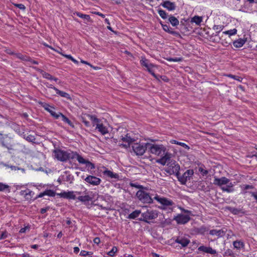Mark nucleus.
<instances>
[{
	"mask_svg": "<svg viewBox=\"0 0 257 257\" xmlns=\"http://www.w3.org/2000/svg\"><path fill=\"white\" fill-rule=\"evenodd\" d=\"M74 14L76 15V16H77L78 17H79L82 19H85V20H87L88 21H90V17L89 15L83 14H82L80 12H78L74 13Z\"/></svg>",
	"mask_w": 257,
	"mask_h": 257,
	"instance_id": "38",
	"label": "nucleus"
},
{
	"mask_svg": "<svg viewBox=\"0 0 257 257\" xmlns=\"http://www.w3.org/2000/svg\"><path fill=\"white\" fill-rule=\"evenodd\" d=\"M84 180L91 185L97 186L100 184L101 179L94 176L89 175L84 179Z\"/></svg>",
	"mask_w": 257,
	"mask_h": 257,
	"instance_id": "12",
	"label": "nucleus"
},
{
	"mask_svg": "<svg viewBox=\"0 0 257 257\" xmlns=\"http://www.w3.org/2000/svg\"><path fill=\"white\" fill-rule=\"evenodd\" d=\"M33 68L37 71L40 72L44 78H46L48 80H52L53 76H52L50 74L44 71L42 69H41L37 67H33Z\"/></svg>",
	"mask_w": 257,
	"mask_h": 257,
	"instance_id": "22",
	"label": "nucleus"
},
{
	"mask_svg": "<svg viewBox=\"0 0 257 257\" xmlns=\"http://www.w3.org/2000/svg\"><path fill=\"white\" fill-rule=\"evenodd\" d=\"M85 165H86V168H87L88 170H91L94 169V168H95L94 164L92 163H91L88 160L87 161V162L86 163Z\"/></svg>",
	"mask_w": 257,
	"mask_h": 257,
	"instance_id": "53",
	"label": "nucleus"
},
{
	"mask_svg": "<svg viewBox=\"0 0 257 257\" xmlns=\"http://www.w3.org/2000/svg\"><path fill=\"white\" fill-rule=\"evenodd\" d=\"M161 157V158L156 160V162L163 166L165 165L167 163H168L171 160V154L168 152H166L163 156Z\"/></svg>",
	"mask_w": 257,
	"mask_h": 257,
	"instance_id": "14",
	"label": "nucleus"
},
{
	"mask_svg": "<svg viewBox=\"0 0 257 257\" xmlns=\"http://www.w3.org/2000/svg\"><path fill=\"white\" fill-rule=\"evenodd\" d=\"M91 254V252L85 250H81L80 255L81 256H86L87 255Z\"/></svg>",
	"mask_w": 257,
	"mask_h": 257,
	"instance_id": "61",
	"label": "nucleus"
},
{
	"mask_svg": "<svg viewBox=\"0 0 257 257\" xmlns=\"http://www.w3.org/2000/svg\"><path fill=\"white\" fill-rule=\"evenodd\" d=\"M38 103L47 111H49L50 108H54L53 106L44 102L39 101Z\"/></svg>",
	"mask_w": 257,
	"mask_h": 257,
	"instance_id": "40",
	"label": "nucleus"
},
{
	"mask_svg": "<svg viewBox=\"0 0 257 257\" xmlns=\"http://www.w3.org/2000/svg\"><path fill=\"white\" fill-rule=\"evenodd\" d=\"M130 185L131 187H135V188H138V189H140V190H142V189L144 188V187L142 185H139V184H136V183H130Z\"/></svg>",
	"mask_w": 257,
	"mask_h": 257,
	"instance_id": "55",
	"label": "nucleus"
},
{
	"mask_svg": "<svg viewBox=\"0 0 257 257\" xmlns=\"http://www.w3.org/2000/svg\"><path fill=\"white\" fill-rule=\"evenodd\" d=\"M136 196L143 203L151 204L153 202L154 197H152V195L143 190H138Z\"/></svg>",
	"mask_w": 257,
	"mask_h": 257,
	"instance_id": "3",
	"label": "nucleus"
},
{
	"mask_svg": "<svg viewBox=\"0 0 257 257\" xmlns=\"http://www.w3.org/2000/svg\"><path fill=\"white\" fill-rule=\"evenodd\" d=\"M57 195L61 197L68 199H75L76 198L73 191L63 192Z\"/></svg>",
	"mask_w": 257,
	"mask_h": 257,
	"instance_id": "18",
	"label": "nucleus"
},
{
	"mask_svg": "<svg viewBox=\"0 0 257 257\" xmlns=\"http://www.w3.org/2000/svg\"><path fill=\"white\" fill-rule=\"evenodd\" d=\"M175 242L179 244H180L183 247L187 246L190 243V240L184 236H178L175 239Z\"/></svg>",
	"mask_w": 257,
	"mask_h": 257,
	"instance_id": "16",
	"label": "nucleus"
},
{
	"mask_svg": "<svg viewBox=\"0 0 257 257\" xmlns=\"http://www.w3.org/2000/svg\"><path fill=\"white\" fill-rule=\"evenodd\" d=\"M148 143L140 144V143H133L132 145V148L134 153L138 156L143 155L145 151L148 150Z\"/></svg>",
	"mask_w": 257,
	"mask_h": 257,
	"instance_id": "7",
	"label": "nucleus"
},
{
	"mask_svg": "<svg viewBox=\"0 0 257 257\" xmlns=\"http://www.w3.org/2000/svg\"><path fill=\"white\" fill-rule=\"evenodd\" d=\"M34 194V193L32 191L28 189V191L25 193V198L27 200L30 199Z\"/></svg>",
	"mask_w": 257,
	"mask_h": 257,
	"instance_id": "47",
	"label": "nucleus"
},
{
	"mask_svg": "<svg viewBox=\"0 0 257 257\" xmlns=\"http://www.w3.org/2000/svg\"><path fill=\"white\" fill-rule=\"evenodd\" d=\"M198 250L200 251H203L206 253H208L211 254H215L216 253V251L215 249H213L211 247H207L204 245L200 246Z\"/></svg>",
	"mask_w": 257,
	"mask_h": 257,
	"instance_id": "21",
	"label": "nucleus"
},
{
	"mask_svg": "<svg viewBox=\"0 0 257 257\" xmlns=\"http://www.w3.org/2000/svg\"><path fill=\"white\" fill-rule=\"evenodd\" d=\"M54 108H50L49 109V111H48L51 115L54 117L56 119H58L60 116V114H61V112H59L58 113H56L53 109Z\"/></svg>",
	"mask_w": 257,
	"mask_h": 257,
	"instance_id": "41",
	"label": "nucleus"
},
{
	"mask_svg": "<svg viewBox=\"0 0 257 257\" xmlns=\"http://www.w3.org/2000/svg\"><path fill=\"white\" fill-rule=\"evenodd\" d=\"M249 193L251 195V196L253 197L257 201V192H249Z\"/></svg>",
	"mask_w": 257,
	"mask_h": 257,
	"instance_id": "64",
	"label": "nucleus"
},
{
	"mask_svg": "<svg viewBox=\"0 0 257 257\" xmlns=\"http://www.w3.org/2000/svg\"><path fill=\"white\" fill-rule=\"evenodd\" d=\"M79 201L82 202H89L91 200V197L89 195L80 196L77 198Z\"/></svg>",
	"mask_w": 257,
	"mask_h": 257,
	"instance_id": "36",
	"label": "nucleus"
},
{
	"mask_svg": "<svg viewBox=\"0 0 257 257\" xmlns=\"http://www.w3.org/2000/svg\"><path fill=\"white\" fill-rule=\"evenodd\" d=\"M193 174L194 171L193 170H188L183 174L182 176H180L179 174L178 175V176H177V177L178 181H180L182 184L185 185L187 181L190 179Z\"/></svg>",
	"mask_w": 257,
	"mask_h": 257,
	"instance_id": "8",
	"label": "nucleus"
},
{
	"mask_svg": "<svg viewBox=\"0 0 257 257\" xmlns=\"http://www.w3.org/2000/svg\"><path fill=\"white\" fill-rule=\"evenodd\" d=\"M230 256L232 257H234V253L233 252L232 250L228 249L226 250L225 251L224 253V256Z\"/></svg>",
	"mask_w": 257,
	"mask_h": 257,
	"instance_id": "54",
	"label": "nucleus"
},
{
	"mask_svg": "<svg viewBox=\"0 0 257 257\" xmlns=\"http://www.w3.org/2000/svg\"><path fill=\"white\" fill-rule=\"evenodd\" d=\"M121 140L125 142V143H127L131 145V144L135 142V139L134 138H132L130 136H128V134H126L125 137H122Z\"/></svg>",
	"mask_w": 257,
	"mask_h": 257,
	"instance_id": "30",
	"label": "nucleus"
},
{
	"mask_svg": "<svg viewBox=\"0 0 257 257\" xmlns=\"http://www.w3.org/2000/svg\"><path fill=\"white\" fill-rule=\"evenodd\" d=\"M5 137L3 138L1 143L2 146L9 150H14V143L12 138L8 137V135H5Z\"/></svg>",
	"mask_w": 257,
	"mask_h": 257,
	"instance_id": "10",
	"label": "nucleus"
},
{
	"mask_svg": "<svg viewBox=\"0 0 257 257\" xmlns=\"http://www.w3.org/2000/svg\"><path fill=\"white\" fill-rule=\"evenodd\" d=\"M81 63H82L83 64H85L88 65L90 66L91 67H92L94 69H97L98 68L97 67L93 66L91 64L88 63V62H87L86 61H84V60H81Z\"/></svg>",
	"mask_w": 257,
	"mask_h": 257,
	"instance_id": "62",
	"label": "nucleus"
},
{
	"mask_svg": "<svg viewBox=\"0 0 257 257\" xmlns=\"http://www.w3.org/2000/svg\"><path fill=\"white\" fill-rule=\"evenodd\" d=\"M158 216V212L156 210H149L142 213L143 218H139L140 221H144L148 223L150 222V220H153L156 218Z\"/></svg>",
	"mask_w": 257,
	"mask_h": 257,
	"instance_id": "6",
	"label": "nucleus"
},
{
	"mask_svg": "<svg viewBox=\"0 0 257 257\" xmlns=\"http://www.w3.org/2000/svg\"><path fill=\"white\" fill-rule=\"evenodd\" d=\"M73 152V151H66L60 149H56L53 151L55 158L63 162H65L70 159H72V158L74 157L72 155Z\"/></svg>",
	"mask_w": 257,
	"mask_h": 257,
	"instance_id": "1",
	"label": "nucleus"
},
{
	"mask_svg": "<svg viewBox=\"0 0 257 257\" xmlns=\"http://www.w3.org/2000/svg\"><path fill=\"white\" fill-rule=\"evenodd\" d=\"M140 63L142 66L145 67L147 66V64H149V61L145 57H142L141 60H140Z\"/></svg>",
	"mask_w": 257,
	"mask_h": 257,
	"instance_id": "48",
	"label": "nucleus"
},
{
	"mask_svg": "<svg viewBox=\"0 0 257 257\" xmlns=\"http://www.w3.org/2000/svg\"><path fill=\"white\" fill-rule=\"evenodd\" d=\"M158 14H159L160 16L163 19H166L167 18L168 15L167 13L163 10H159L158 11Z\"/></svg>",
	"mask_w": 257,
	"mask_h": 257,
	"instance_id": "44",
	"label": "nucleus"
},
{
	"mask_svg": "<svg viewBox=\"0 0 257 257\" xmlns=\"http://www.w3.org/2000/svg\"><path fill=\"white\" fill-rule=\"evenodd\" d=\"M148 150L152 154L158 156H162L167 152L166 148L162 144H148Z\"/></svg>",
	"mask_w": 257,
	"mask_h": 257,
	"instance_id": "2",
	"label": "nucleus"
},
{
	"mask_svg": "<svg viewBox=\"0 0 257 257\" xmlns=\"http://www.w3.org/2000/svg\"><path fill=\"white\" fill-rule=\"evenodd\" d=\"M162 29L163 30L167 32L168 33L171 34L176 37L182 38V37L180 34L177 31H174L172 28H171L169 25L165 24L162 25Z\"/></svg>",
	"mask_w": 257,
	"mask_h": 257,
	"instance_id": "13",
	"label": "nucleus"
},
{
	"mask_svg": "<svg viewBox=\"0 0 257 257\" xmlns=\"http://www.w3.org/2000/svg\"><path fill=\"white\" fill-rule=\"evenodd\" d=\"M229 181V179L225 177H222L220 178L215 177L213 184L218 186H221L223 185L228 184Z\"/></svg>",
	"mask_w": 257,
	"mask_h": 257,
	"instance_id": "15",
	"label": "nucleus"
},
{
	"mask_svg": "<svg viewBox=\"0 0 257 257\" xmlns=\"http://www.w3.org/2000/svg\"><path fill=\"white\" fill-rule=\"evenodd\" d=\"M80 118L81 121L87 127H90L91 126L89 120L91 121L93 126H95V122H98V118H97L95 115H92L87 113L82 114Z\"/></svg>",
	"mask_w": 257,
	"mask_h": 257,
	"instance_id": "5",
	"label": "nucleus"
},
{
	"mask_svg": "<svg viewBox=\"0 0 257 257\" xmlns=\"http://www.w3.org/2000/svg\"><path fill=\"white\" fill-rule=\"evenodd\" d=\"M117 250V247L116 246H113L111 250L108 252L107 254L110 256H113Z\"/></svg>",
	"mask_w": 257,
	"mask_h": 257,
	"instance_id": "52",
	"label": "nucleus"
},
{
	"mask_svg": "<svg viewBox=\"0 0 257 257\" xmlns=\"http://www.w3.org/2000/svg\"><path fill=\"white\" fill-rule=\"evenodd\" d=\"M224 232L222 230L212 229L210 230L209 234L212 235H216L218 236H221Z\"/></svg>",
	"mask_w": 257,
	"mask_h": 257,
	"instance_id": "35",
	"label": "nucleus"
},
{
	"mask_svg": "<svg viewBox=\"0 0 257 257\" xmlns=\"http://www.w3.org/2000/svg\"><path fill=\"white\" fill-rule=\"evenodd\" d=\"M202 17L198 16H195L193 18H192L191 20V23H194L197 25H200L201 23L202 22Z\"/></svg>",
	"mask_w": 257,
	"mask_h": 257,
	"instance_id": "31",
	"label": "nucleus"
},
{
	"mask_svg": "<svg viewBox=\"0 0 257 257\" xmlns=\"http://www.w3.org/2000/svg\"><path fill=\"white\" fill-rule=\"evenodd\" d=\"M224 28V26L223 25H214L213 27V29L214 30L217 31L216 33L218 34L221 31H222Z\"/></svg>",
	"mask_w": 257,
	"mask_h": 257,
	"instance_id": "49",
	"label": "nucleus"
},
{
	"mask_svg": "<svg viewBox=\"0 0 257 257\" xmlns=\"http://www.w3.org/2000/svg\"><path fill=\"white\" fill-rule=\"evenodd\" d=\"M64 180L66 182H68L70 183H72L73 181L74 180V177L71 174H68L64 179Z\"/></svg>",
	"mask_w": 257,
	"mask_h": 257,
	"instance_id": "46",
	"label": "nucleus"
},
{
	"mask_svg": "<svg viewBox=\"0 0 257 257\" xmlns=\"http://www.w3.org/2000/svg\"><path fill=\"white\" fill-rule=\"evenodd\" d=\"M55 90L56 91L57 94L59 95L61 97L66 98L68 99H70V100L71 99V96L68 93H67L65 92L61 91V90H59L58 89H57V88H55Z\"/></svg>",
	"mask_w": 257,
	"mask_h": 257,
	"instance_id": "27",
	"label": "nucleus"
},
{
	"mask_svg": "<svg viewBox=\"0 0 257 257\" xmlns=\"http://www.w3.org/2000/svg\"><path fill=\"white\" fill-rule=\"evenodd\" d=\"M15 6L21 10H25L26 9L25 6L22 4H16Z\"/></svg>",
	"mask_w": 257,
	"mask_h": 257,
	"instance_id": "63",
	"label": "nucleus"
},
{
	"mask_svg": "<svg viewBox=\"0 0 257 257\" xmlns=\"http://www.w3.org/2000/svg\"><path fill=\"white\" fill-rule=\"evenodd\" d=\"M8 233L7 231H5L2 233L0 235V240L6 238L8 237Z\"/></svg>",
	"mask_w": 257,
	"mask_h": 257,
	"instance_id": "59",
	"label": "nucleus"
},
{
	"mask_svg": "<svg viewBox=\"0 0 257 257\" xmlns=\"http://www.w3.org/2000/svg\"><path fill=\"white\" fill-rule=\"evenodd\" d=\"M100 120L98 119V122H95L96 129L102 135H104L108 133L107 128L103 125V124L100 123Z\"/></svg>",
	"mask_w": 257,
	"mask_h": 257,
	"instance_id": "17",
	"label": "nucleus"
},
{
	"mask_svg": "<svg viewBox=\"0 0 257 257\" xmlns=\"http://www.w3.org/2000/svg\"><path fill=\"white\" fill-rule=\"evenodd\" d=\"M233 245L234 248L238 250L240 249L241 248H244L245 246L244 243L242 241L238 240L233 242Z\"/></svg>",
	"mask_w": 257,
	"mask_h": 257,
	"instance_id": "24",
	"label": "nucleus"
},
{
	"mask_svg": "<svg viewBox=\"0 0 257 257\" xmlns=\"http://www.w3.org/2000/svg\"><path fill=\"white\" fill-rule=\"evenodd\" d=\"M226 209L228 210L230 212L234 215H238L240 213H242V210L239 208H236L230 206L226 207Z\"/></svg>",
	"mask_w": 257,
	"mask_h": 257,
	"instance_id": "26",
	"label": "nucleus"
},
{
	"mask_svg": "<svg viewBox=\"0 0 257 257\" xmlns=\"http://www.w3.org/2000/svg\"><path fill=\"white\" fill-rule=\"evenodd\" d=\"M154 199L156 200L158 202L164 206H172L174 204V203L172 200L168 199L165 197H160L158 195H156L155 197H154Z\"/></svg>",
	"mask_w": 257,
	"mask_h": 257,
	"instance_id": "11",
	"label": "nucleus"
},
{
	"mask_svg": "<svg viewBox=\"0 0 257 257\" xmlns=\"http://www.w3.org/2000/svg\"><path fill=\"white\" fill-rule=\"evenodd\" d=\"M228 77H231L235 80H236L239 82L241 81V80H242V78L241 77H239V76H236V75H232V74H229L227 75Z\"/></svg>",
	"mask_w": 257,
	"mask_h": 257,
	"instance_id": "56",
	"label": "nucleus"
},
{
	"mask_svg": "<svg viewBox=\"0 0 257 257\" xmlns=\"http://www.w3.org/2000/svg\"><path fill=\"white\" fill-rule=\"evenodd\" d=\"M5 125L4 123L0 121V142L2 143L3 138L5 137L4 135L5 134H4V131H2V129L4 127Z\"/></svg>",
	"mask_w": 257,
	"mask_h": 257,
	"instance_id": "43",
	"label": "nucleus"
},
{
	"mask_svg": "<svg viewBox=\"0 0 257 257\" xmlns=\"http://www.w3.org/2000/svg\"><path fill=\"white\" fill-rule=\"evenodd\" d=\"M178 224H185L191 219L189 215L179 214L173 218Z\"/></svg>",
	"mask_w": 257,
	"mask_h": 257,
	"instance_id": "9",
	"label": "nucleus"
},
{
	"mask_svg": "<svg viewBox=\"0 0 257 257\" xmlns=\"http://www.w3.org/2000/svg\"><path fill=\"white\" fill-rule=\"evenodd\" d=\"M164 8L168 11H174L176 9V6L175 3L169 1H166L161 4Z\"/></svg>",
	"mask_w": 257,
	"mask_h": 257,
	"instance_id": "19",
	"label": "nucleus"
},
{
	"mask_svg": "<svg viewBox=\"0 0 257 257\" xmlns=\"http://www.w3.org/2000/svg\"><path fill=\"white\" fill-rule=\"evenodd\" d=\"M237 33V30L236 29H233L232 30H230L228 31H226L223 32L225 34H228L229 36H232L236 34Z\"/></svg>",
	"mask_w": 257,
	"mask_h": 257,
	"instance_id": "51",
	"label": "nucleus"
},
{
	"mask_svg": "<svg viewBox=\"0 0 257 257\" xmlns=\"http://www.w3.org/2000/svg\"><path fill=\"white\" fill-rule=\"evenodd\" d=\"M6 191L8 193L10 192V186L7 184L0 182V192Z\"/></svg>",
	"mask_w": 257,
	"mask_h": 257,
	"instance_id": "34",
	"label": "nucleus"
},
{
	"mask_svg": "<svg viewBox=\"0 0 257 257\" xmlns=\"http://www.w3.org/2000/svg\"><path fill=\"white\" fill-rule=\"evenodd\" d=\"M168 21L171 23L172 26L176 27L179 24V20L174 16L171 15Z\"/></svg>",
	"mask_w": 257,
	"mask_h": 257,
	"instance_id": "25",
	"label": "nucleus"
},
{
	"mask_svg": "<svg viewBox=\"0 0 257 257\" xmlns=\"http://www.w3.org/2000/svg\"><path fill=\"white\" fill-rule=\"evenodd\" d=\"M62 118V121H63L64 122L67 123L69 126L73 128L74 127V125L73 123L71 122V121L65 115L63 114L62 113L60 114V116Z\"/></svg>",
	"mask_w": 257,
	"mask_h": 257,
	"instance_id": "32",
	"label": "nucleus"
},
{
	"mask_svg": "<svg viewBox=\"0 0 257 257\" xmlns=\"http://www.w3.org/2000/svg\"><path fill=\"white\" fill-rule=\"evenodd\" d=\"M72 155L74 157L72 159H77V161L80 164H86L88 160L84 159L81 156L79 155L76 152H73Z\"/></svg>",
	"mask_w": 257,
	"mask_h": 257,
	"instance_id": "23",
	"label": "nucleus"
},
{
	"mask_svg": "<svg viewBox=\"0 0 257 257\" xmlns=\"http://www.w3.org/2000/svg\"><path fill=\"white\" fill-rule=\"evenodd\" d=\"M246 40H244L242 39H239L233 42V46L235 48H240L245 43Z\"/></svg>",
	"mask_w": 257,
	"mask_h": 257,
	"instance_id": "29",
	"label": "nucleus"
},
{
	"mask_svg": "<svg viewBox=\"0 0 257 257\" xmlns=\"http://www.w3.org/2000/svg\"><path fill=\"white\" fill-rule=\"evenodd\" d=\"M141 213V211L140 210H136L133 212H132L131 214H130L127 217V218L130 219H135L136 218H137L139 215Z\"/></svg>",
	"mask_w": 257,
	"mask_h": 257,
	"instance_id": "28",
	"label": "nucleus"
},
{
	"mask_svg": "<svg viewBox=\"0 0 257 257\" xmlns=\"http://www.w3.org/2000/svg\"><path fill=\"white\" fill-rule=\"evenodd\" d=\"M44 193L45 195H48L50 197H54L56 194V193L54 191L51 189L46 190L44 191Z\"/></svg>",
	"mask_w": 257,
	"mask_h": 257,
	"instance_id": "42",
	"label": "nucleus"
},
{
	"mask_svg": "<svg viewBox=\"0 0 257 257\" xmlns=\"http://www.w3.org/2000/svg\"><path fill=\"white\" fill-rule=\"evenodd\" d=\"M153 67H150V68L148 69V71L155 78L159 79V78L157 75L155 74L154 70L152 69Z\"/></svg>",
	"mask_w": 257,
	"mask_h": 257,
	"instance_id": "58",
	"label": "nucleus"
},
{
	"mask_svg": "<svg viewBox=\"0 0 257 257\" xmlns=\"http://www.w3.org/2000/svg\"><path fill=\"white\" fill-rule=\"evenodd\" d=\"M199 171L203 176L207 175L208 173V171L207 170H204V169L201 167L199 168Z\"/></svg>",
	"mask_w": 257,
	"mask_h": 257,
	"instance_id": "60",
	"label": "nucleus"
},
{
	"mask_svg": "<svg viewBox=\"0 0 257 257\" xmlns=\"http://www.w3.org/2000/svg\"><path fill=\"white\" fill-rule=\"evenodd\" d=\"M23 138L26 140H27V141H28L29 142H32V143H35V141L36 140V138L33 135H29L27 136L26 135H23Z\"/></svg>",
	"mask_w": 257,
	"mask_h": 257,
	"instance_id": "37",
	"label": "nucleus"
},
{
	"mask_svg": "<svg viewBox=\"0 0 257 257\" xmlns=\"http://www.w3.org/2000/svg\"><path fill=\"white\" fill-rule=\"evenodd\" d=\"M103 174L111 179H115L116 180H119V175L117 173H114L112 171L108 170L107 169L105 168V170L103 171Z\"/></svg>",
	"mask_w": 257,
	"mask_h": 257,
	"instance_id": "20",
	"label": "nucleus"
},
{
	"mask_svg": "<svg viewBox=\"0 0 257 257\" xmlns=\"http://www.w3.org/2000/svg\"><path fill=\"white\" fill-rule=\"evenodd\" d=\"M16 55L18 58L24 61H28L30 60V57L29 56L24 55L21 53H17Z\"/></svg>",
	"mask_w": 257,
	"mask_h": 257,
	"instance_id": "39",
	"label": "nucleus"
},
{
	"mask_svg": "<svg viewBox=\"0 0 257 257\" xmlns=\"http://www.w3.org/2000/svg\"><path fill=\"white\" fill-rule=\"evenodd\" d=\"M168 167L165 169V171L170 175L175 174L178 176L180 174L179 170L180 165L175 161L170 160L167 164Z\"/></svg>",
	"mask_w": 257,
	"mask_h": 257,
	"instance_id": "4",
	"label": "nucleus"
},
{
	"mask_svg": "<svg viewBox=\"0 0 257 257\" xmlns=\"http://www.w3.org/2000/svg\"><path fill=\"white\" fill-rule=\"evenodd\" d=\"M233 187V184L232 183H230L228 185H227L226 186L222 187L221 189L224 192H232L234 191Z\"/></svg>",
	"mask_w": 257,
	"mask_h": 257,
	"instance_id": "33",
	"label": "nucleus"
},
{
	"mask_svg": "<svg viewBox=\"0 0 257 257\" xmlns=\"http://www.w3.org/2000/svg\"><path fill=\"white\" fill-rule=\"evenodd\" d=\"M243 190L252 189L254 188V187L251 185L244 184L241 186Z\"/></svg>",
	"mask_w": 257,
	"mask_h": 257,
	"instance_id": "57",
	"label": "nucleus"
},
{
	"mask_svg": "<svg viewBox=\"0 0 257 257\" xmlns=\"http://www.w3.org/2000/svg\"><path fill=\"white\" fill-rule=\"evenodd\" d=\"M166 60L168 61H173V62H181L182 61L183 58L182 57H175V58H167Z\"/></svg>",
	"mask_w": 257,
	"mask_h": 257,
	"instance_id": "45",
	"label": "nucleus"
},
{
	"mask_svg": "<svg viewBox=\"0 0 257 257\" xmlns=\"http://www.w3.org/2000/svg\"><path fill=\"white\" fill-rule=\"evenodd\" d=\"M173 141H174V144L180 145V146L184 147L185 149H186L187 150H189V149H190V147L187 145H186V144H185L184 143L178 142L175 140H174Z\"/></svg>",
	"mask_w": 257,
	"mask_h": 257,
	"instance_id": "50",
	"label": "nucleus"
}]
</instances>
